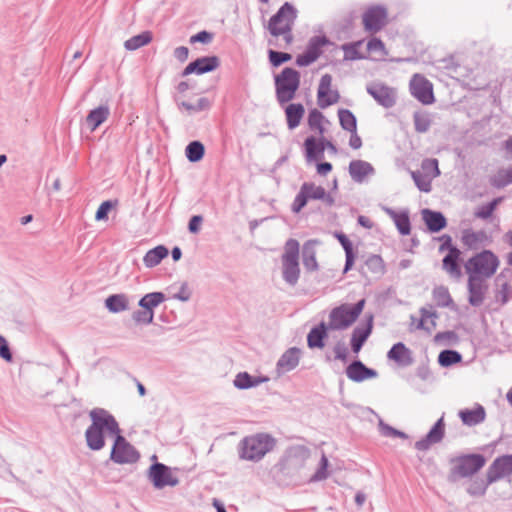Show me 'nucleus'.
<instances>
[{"instance_id": "obj_47", "label": "nucleus", "mask_w": 512, "mask_h": 512, "mask_svg": "<svg viewBox=\"0 0 512 512\" xmlns=\"http://www.w3.org/2000/svg\"><path fill=\"white\" fill-rule=\"evenodd\" d=\"M185 152L190 162H198L204 156V145L199 141H193L188 144Z\"/></svg>"}, {"instance_id": "obj_22", "label": "nucleus", "mask_w": 512, "mask_h": 512, "mask_svg": "<svg viewBox=\"0 0 512 512\" xmlns=\"http://www.w3.org/2000/svg\"><path fill=\"white\" fill-rule=\"evenodd\" d=\"M375 173L373 166L364 160H353L349 164V174L353 181L362 183L366 177L372 176Z\"/></svg>"}, {"instance_id": "obj_5", "label": "nucleus", "mask_w": 512, "mask_h": 512, "mask_svg": "<svg viewBox=\"0 0 512 512\" xmlns=\"http://www.w3.org/2000/svg\"><path fill=\"white\" fill-rule=\"evenodd\" d=\"M365 307V300L361 299L355 305L342 304L333 308L329 314V330H346L360 316Z\"/></svg>"}, {"instance_id": "obj_39", "label": "nucleus", "mask_w": 512, "mask_h": 512, "mask_svg": "<svg viewBox=\"0 0 512 512\" xmlns=\"http://www.w3.org/2000/svg\"><path fill=\"white\" fill-rule=\"evenodd\" d=\"M152 41V34L149 31H145L141 34L131 37L124 42V47L129 51L139 49Z\"/></svg>"}, {"instance_id": "obj_31", "label": "nucleus", "mask_w": 512, "mask_h": 512, "mask_svg": "<svg viewBox=\"0 0 512 512\" xmlns=\"http://www.w3.org/2000/svg\"><path fill=\"white\" fill-rule=\"evenodd\" d=\"M110 115V109L107 105H101L89 112L86 117V124L91 131H95L104 123Z\"/></svg>"}, {"instance_id": "obj_43", "label": "nucleus", "mask_w": 512, "mask_h": 512, "mask_svg": "<svg viewBox=\"0 0 512 512\" xmlns=\"http://www.w3.org/2000/svg\"><path fill=\"white\" fill-rule=\"evenodd\" d=\"M436 318L437 315L435 312L422 308L421 309V319L418 323L419 329H424L428 332H431L436 327Z\"/></svg>"}, {"instance_id": "obj_50", "label": "nucleus", "mask_w": 512, "mask_h": 512, "mask_svg": "<svg viewBox=\"0 0 512 512\" xmlns=\"http://www.w3.org/2000/svg\"><path fill=\"white\" fill-rule=\"evenodd\" d=\"M328 459L324 453L321 455V459L319 462V466L316 470V472L311 476L310 481L311 482H318L325 480L329 476L328 472Z\"/></svg>"}, {"instance_id": "obj_52", "label": "nucleus", "mask_w": 512, "mask_h": 512, "mask_svg": "<svg viewBox=\"0 0 512 512\" xmlns=\"http://www.w3.org/2000/svg\"><path fill=\"white\" fill-rule=\"evenodd\" d=\"M132 320L136 324L149 325L153 323L154 311H149L143 308L141 310H136L132 313Z\"/></svg>"}, {"instance_id": "obj_48", "label": "nucleus", "mask_w": 512, "mask_h": 512, "mask_svg": "<svg viewBox=\"0 0 512 512\" xmlns=\"http://www.w3.org/2000/svg\"><path fill=\"white\" fill-rule=\"evenodd\" d=\"M411 177L417 188L425 193H429L432 189V179L425 176L419 171H411Z\"/></svg>"}, {"instance_id": "obj_37", "label": "nucleus", "mask_w": 512, "mask_h": 512, "mask_svg": "<svg viewBox=\"0 0 512 512\" xmlns=\"http://www.w3.org/2000/svg\"><path fill=\"white\" fill-rule=\"evenodd\" d=\"M287 124L290 129L296 128L304 115V107L301 104H290L286 108Z\"/></svg>"}, {"instance_id": "obj_4", "label": "nucleus", "mask_w": 512, "mask_h": 512, "mask_svg": "<svg viewBox=\"0 0 512 512\" xmlns=\"http://www.w3.org/2000/svg\"><path fill=\"white\" fill-rule=\"evenodd\" d=\"M297 17V10L289 2H285L278 12L271 17L268 30L273 36H283L287 43L292 41V26Z\"/></svg>"}, {"instance_id": "obj_3", "label": "nucleus", "mask_w": 512, "mask_h": 512, "mask_svg": "<svg viewBox=\"0 0 512 512\" xmlns=\"http://www.w3.org/2000/svg\"><path fill=\"white\" fill-rule=\"evenodd\" d=\"M276 440L267 433H256L244 437L238 445V455L242 460L258 462L273 450Z\"/></svg>"}, {"instance_id": "obj_45", "label": "nucleus", "mask_w": 512, "mask_h": 512, "mask_svg": "<svg viewBox=\"0 0 512 512\" xmlns=\"http://www.w3.org/2000/svg\"><path fill=\"white\" fill-rule=\"evenodd\" d=\"M339 121L341 127L349 132H354L357 128L356 118L353 113L347 109H340L338 111Z\"/></svg>"}, {"instance_id": "obj_27", "label": "nucleus", "mask_w": 512, "mask_h": 512, "mask_svg": "<svg viewBox=\"0 0 512 512\" xmlns=\"http://www.w3.org/2000/svg\"><path fill=\"white\" fill-rule=\"evenodd\" d=\"M421 213L425 224L431 232H439L446 227V218L441 212L423 209Z\"/></svg>"}, {"instance_id": "obj_24", "label": "nucleus", "mask_w": 512, "mask_h": 512, "mask_svg": "<svg viewBox=\"0 0 512 512\" xmlns=\"http://www.w3.org/2000/svg\"><path fill=\"white\" fill-rule=\"evenodd\" d=\"M303 192H305L308 200H321L326 205L331 206L334 204V198L330 193H327L322 186H318L311 182H305L301 186Z\"/></svg>"}, {"instance_id": "obj_62", "label": "nucleus", "mask_w": 512, "mask_h": 512, "mask_svg": "<svg viewBox=\"0 0 512 512\" xmlns=\"http://www.w3.org/2000/svg\"><path fill=\"white\" fill-rule=\"evenodd\" d=\"M111 208H112L111 201H104V202H102L101 205L99 206V208L96 211L95 219L97 221L106 220L107 219V215H108L109 211L111 210Z\"/></svg>"}, {"instance_id": "obj_56", "label": "nucleus", "mask_w": 512, "mask_h": 512, "mask_svg": "<svg viewBox=\"0 0 512 512\" xmlns=\"http://www.w3.org/2000/svg\"><path fill=\"white\" fill-rule=\"evenodd\" d=\"M362 44L361 41H358L354 44H345L342 46L344 51V59L345 60H356L362 58L358 51V47Z\"/></svg>"}, {"instance_id": "obj_58", "label": "nucleus", "mask_w": 512, "mask_h": 512, "mask_svg": "<svg viewBox=\"0 0 512 512\" xmlns=\"http://www.w3.org/2000/svg\"><path fill=\"white\" fill-rule=\"evenodd\" d=\"M500 285L499 290L496 294L497 301L501 302V304H505L508 302L509 298L512 295V287L508 282H503Z\"/></svg>"}, {"instance_id": "obj_60", "label": "nucleus", "mask_w": 512, "mask_h": 512, "mask_svg": "<svg viewBox=\"0 0 512 512\" xmlns=\"http://www.w3.org/2000/svg\"><path fill=\"white\" fill-rule=\"evenodd\" d=\"M379 429L381 434L387 437L407 438V435L404 432L394 429L393 427L383 423V421L379 422Z\"/></svg>"}, {"instance_id": "obj_23", "label": "nucleus", "mask_w": 512, "mask_h": 512, "mask_svg": "<svg viewBox=\"0 0 512 512\" xmlns=\"http://www.w3.org/2000/svg\"><path fill=\"white\" fill-rule=\"evenodd\" d=\"M347 377L354 382H362L366 379L374 378L377 372L367 368L361 361H354L346 369Z\"/></svg>"}, {"instance_id": "obj_16", "label": "nucleus", "mask_w": 512, "mask_h": 512, "mask_svg": "<svg viewBox=\"0 0 512 512\" xmlns=\"http://www.w3.org/2000/svg\"><path fill=\"white\" fill-rule=\"evenodd\" d=\"M510 474H512V455L498 457L487 471L488 483L496 482Z\"/></svg>"}, {"instance_id": "obj_8", "label": "nucleus", "mask_w": 512, "mask_h": 512, "mask_svg": "<svg viewBox=\"0 0 512 512\" xmlns=\"http://www.w3.org/2000/svg\"><path fill=\"white\" fill-rule=\"evenodd\" d=\"M300 84V74L292 68H285L275 77L276 94L280 103L292 100Z\"/></svg>"}, {"instance_id": "obj_13", "label": "nucleus", "mask_w": 512, "mask_h": 512, "mask_svg": "<svg viewBox=\"0 0 512 512\" xmlns=\"http://www.w3.org/2000/svg\"><path fill=\"white\" fill-rule=\"evenodd\" d=\"M332 86V77L329 74H325L321 77L317 98L318 105L320 108L325 109L339 101L340 95L337 90H333Z\"/></svg>"}, {"instance_id": "obj_14", "label": "nucleus", "mask_w": 512, "mask_h": 512, "mask_svg": "<svg viewBox=\"0 0 512 512\" xmlns=\"http://www.w3.org/2000/svg\"><path fill=\"white\" fill-rule=\"evenodd\" d=\"M450 237L440 246V251L448 249L447 255L443 259V269L453 278L459 279L462 275L458 260L461 252L458 248L450 245Z\"/></svg>"}, {"instance_id": "obj_33", "label": "nucleus", "mask_w": 512, "mask_h": 512, "mask_svg": "<svg viewBox=\"0 0 512 512\" xmlns=\"http://www.w3.org/2000/svg\"><path fill=\"white\" fill-rule=\"evenodd\" d=\"M328 324L321 322L318 326L312 328L307 336V343L310 348L324 347V338L327 336Z\"/></svg>"}, {"instance_id": "obj_12", "label": "nucleus", "mask_w": 512, "mask_h": 512, "mask_svg": "<svg viewBox=\"0 0 512 512\" xmlns=\"http://www.w3.org/2000/svg\"><path fill=\"white\" fill-rule=\"evenodd\" d=\"M485 464V458L479 454H471L455 461L453 472L461 477H468L479 471Z\"/></svg>"}, {"instance_id": "obj_18", "label": "nucleus", "mask_w": 512, "mask_h": 512, "mask_svg": "<svg viewBox=\"0 0 512 512\" xmlns=\"http://www.w3.org/2000/svg\"><path fill=\"white\" fill-rule=\"evenodd\" d=\"M387 12L385 8L375 6L369 8L363 15L365 30L377 32L386 24Z\"/></svg>"}, {"instance_id": "obj_53", "label": "nucleus", "mask_w": 512, "mask_h": 512, "mask_svg": "<svg viewBox=\"0 0 512 512\" xmlns=\"http://www.w3.org/2000/svg\"><path fill=\"white\" fill-rule=\"evenodd\" d=\"M413 118L415 129L417 132L424 133L428 131L431 125V120L426 113L416 112Z\"/></svg>"}, {"instance_id": "obj_64", "label": "nucleus", "mask_w": 512, "mask_h": 512, "mask_svg": "<svg viewBox=\"0 0 512 512\" xmlns=\"http://www.w3.org/2000/svg\"><path fill=\"white\" fill-rule=\"evenodd\" d=\"M0 357L5 361H12V353L9 349L7 340L0 334Z\"/></svg>"}, {"instance_id": "obj_54", "label": "nucleus", "mask_w": 512, "mask_h": 512, "mask_svg": "<svg viewBox=\"0 0 512 512\" xmlns=\"http://www.w3.org/2000/svg\"><path fill=\"white\" fill-rule=\"evenodd\" d=\"M181 106L189 112H200L208 110L211 106V103L208 98L202 97L199 98L195 104L182 102Z\"/></svg>"}, {"instance_id": "obj_7", "label": "nucleus", "mask_w": 512, "mask_h": 512, "mask_svg": "<svg viewBox=\"0 0 512 512\" xmlns=\"http://www.w3.org/2000/svg\"><path fill=\"white\" fill-rule=\"evenodd\" d=\"M146 476L156 490L176 487L180 483L178 468H172L159 462L153 463L148 468Z\"/></svg>"}, {"instance_id": "obj_1", "label": "nucleus", "mask_w": 512, "mask_h": 512, "mask_svg": "<svg viewBox=\"0 0 512 512\" xmlns=\"http://www.w3.org/2000/svg\"><path fill=\"white\" fill-rule=\"evenodd\" d=\"M500 260L490 250H483L467 260L464 269L468 275V301L472 306H480L488 291L487 280L497 271Z\"/></svg>"}, {"instance_id": "obj_19", "label": "nucleus", "mask_w": 512, "mask_h": 512, "mask_svg": "<svg viewBox=\"0 0 512 512\" xmlns=\"http://www.w3.org/2000/svg\"><path fill=\"white\" fill-rule=\"evenodd\" d=\"M373 316L369 315L365 325H358L354 328L351 337V347L354 353H358L365 341L368 339L372 332Z\"/></svg>"}, {"instance_id": "obj_35", "label": "nucleus", "mask_w": 512, "mask_h": 512, "mask_svg": "<svg viewBox=\"0 0 512 512\" xmlns=\"http://www.w3.org/2000/svg\"><path fill=\"white\" fill-rule=\"evenodd\" d=\"M168 256V249L163 246L159 245L151 250H149L144 258L143 262L146 267L152 268L157 266L164 258Z\"/></svg>"}, {"instance_id": "obj_55", "label": "nucleus", "mask_w": 512, "mask_h": 512, "mask_svg": "<svg viewBox=\"0 0 512 512\" xmlns=\"http://www.w3.org/2000/svg\"><path fill=\"white\" fill-rule=\"evenodd\" d=\"M323 119H324V116L322 115V113L319 112L318 110L314 109V110L310 111V113H309L308 124L312 129H317L320 134H323V132H324V129L322 127Z\"/></svg>"}, {"instance_id": "obj_40", "label": "nucleus", "mask_w": 512, "mask_h": 512, "mask_svg": "<svg viewBox=\"0 0 512 512\" xmlns=\"http://www.w3.org/2000/svg\"><path fill=\"white\" fill-rule=\"evenodd\" d=\"M490 183L496 188H502L511 184L512 166L498 170L497 173L490 178Z\"/></svg>"}, {"instance_id": "obj_9", "label": "nucleus", "mask_w": 512, "mask_h": 512, "mask_svg": "<svg viewBox=\"0 0 512 512\" xmlns=\"http://www.w3.org/2000/svg\"><path fill=\"white\" fill-rule=\"evenodd\" d=\"M138 451L119 433L114 438L111 460L118 464H131L139 459Z\"/></svg>"}, {"instance_id": "obj_28", "label": "nucleus", "mask_w": 512, "mask_h": 512, "mask_svg": "<svg viewBox=\"0 0 512 512\" xmlns=\"http://www.w3.org/2000/svg\"><path fill=\"white\" fill-rule=\"evenodd\" d=\"M105 307L111 313H121L130 309V297L124 293L113 294L106 298Z\"/></svg>"}, {"instance_id": "obj_10", "label": "nucleus", "mask_w": 512, "mask_h": 512, "mask_svg": "<svg viewBox=\"0 0 512 512\" xmlns=\"http://www.w3.org/2000/svg\"><path fill=\"white\" fill-rule=\"evenodd\" d=\"M409 89L414 98L424 105L434 103L432 83L421 74H414L409 83Z\"/></svg>"}, {"instance_id": "obj_57", "label": "nucleus", "mask_w": 512, "mask_h": 512, "mask_svg": "<svg viewBox=\"0 0 512 512\" xmlns=\"http://www.w3.org/2000/svg\"><path fill=\"white\" fill-rule=\"evenodd\" d=\"M192 296V291L189 285L184 282L180 285L179 289L172 294L171 298L179 300L181 302H187Z\"/></svg>"}, {"instance_id": "obj_59", "label": "nucleus", "mask_w": 512, "mask_h": 512, "mask_svg": "<svg viewBox=\"0 0 512 512\" xmlns=\"http://www.w3.org/2000/svg\"><path fill=\"white\" fill-rule=\"evenodd\" d=\"M291 59V55L284 52H277L274 50L269 51V60L273 66H279L282 63L289 61Z\"/></svg>"}, {"instance_id": "obj_25", "label": "nucleus", "mask_w": 512, "mask_h": 512, "mask_svg": "<svg viewBox=\"0 0 512 512\" xmlns=\"http://www.w3.org/2000/svg\"><path fill=\"white\" fill-rule=\"evenodd\" d=\"M268 381L269 378L266 376H252L248 372H239L233 380V385L239 390H246Z\"/></svg>"}, {"instance_id": "obj_34", "label": "nucleus", "mask_w": 512, "mask_h": 512, "mask_svg": "<svg viewBox=\"0 0 512 512\" xmlns=\"http://www.w3.org/2000/svg\"><path fill=\"white\" fill-rule=\"evenodd\" d=\"M306 157L309 161L318 160L323 157L325 151L324 139L317 141L314 137H308L304 142Z\"/></svg>"}, {"instance_id": "obj_49", "label": "nucleus", "mask_w": 512, "mask_h": 512, "mask_svg": "<svg viewBox=\"0 0 512 512\" xmlns=\"http://www.w3.org/2000/svg\"><path fill=\"white\" fill-rule=\"evenodd\" d=\"M433 299L440 307H447L452 302L449 291L444 286H438L433 290Z\"/></svg>"}, {"instance_id": "obj_36", "label": "nucleus", "mask_w": 512, "mask_h": 512, "mask_svg": "<svg viewBox=\"0 0 512 512\" xmlns=\"http://www.w3.org/2000/svg\"><path fill=\"white\" fill-rule=\"evenodd\" d=\"M166 300V296L162 292H151L145 294L138 302V305L146 310L154 311L156 307Z\"/></svg>"}, {"instance_id": "obj_38", "label": "nucleus", "mask_w": 512, "mask_h": 512, "mask_svg": "<svg viewBox=\"0 0 512 512\" xmlns=\"http://www.w3.org/2000/svg\"><path fill=\"white\" fill-rule=\"evenodd\" d=\"M365 268L375 278H380L385 273L384 261L379 255H370L365 261Z\"/></svg>"}, {"instance_id": "obj_17", "label": "nucleus", "mask_w": 512, "mask_h": 512, "mask_svg": "<svg viewBox=\"0 0 512 512\" xmlns=\"http://www.w3.org/2000/svg\"><path fill=\"white\" fill-rule=\"evenodd\" d=\"M220 65V61L216 56H206L196 59L189 63L182 71V76H188L190 74H204L217 69Z\"/></svg>"}, {"instance_id": "obj_26", "label": "nucleus", "mask_w": 512, "mask_h": 512, "mask_svg": "<svg viewBox=\"0 0 512 512\" xmlns=\"http://www.w3.org/2000/svg\"><path fill=\"white\" fill-rule=\"evenodd\" d=\"M459 417L463 424L467 426H475L485 420L486 412L482 405L476 404L472 409L460 410Z\"/></svg>"}, {"instance_id": "obj_32", "label": "nucleus", "mask_w": 512, "mask_h": 512, "mask_svg": "<svg viewBox=\"0 0 512 512\" xmlns=\"http://www.w3.org/2000/svg\"><path fill=\"white\" fill-rule=\"evenodd\" d=\"M462 243L469 249H478L487 241V234L484 231H473L465 229L462 232Z\"/></svg>"}, {"instance_id": "obj_11", "label": "nucleus", "mask_w": 512, "mask_h": 512, "mask_svg": "<svg viewBox=\"0 0 512 512\" xmlns=\"http://www.w3.org/2000/svg\"><path fill=\"white\" fill-rule=\"evenodd\" d=\"M373 99L385 108H391L396 104L397 91L382 82H372L366 87Z\"/></svg>"}, {"instance_id": "obj_20", "label": "nucleus", "mask_w": 512, "mask_h": 512, "mask_svg": "<svg viewBox=\"0 0 512 512\" xmlns=\"http://www.w3.org/2000/svg\"><path fill=\"white\" fill-rule=\"evenodd\" d=\"M387 357L401 367L410 366L413 362L412 351L402 342H398L388 351Z\"/></svg>"}, {"instance_id": "obj_29", "label": "nucleus", "mask_w": 512, "mask_h": 512, "mask_svg": "<svg viewBox=\"0 0 512 512\" xmlns=\"http://www.w3.org/2000/svg\"><path fill=\"white\" fill-rule=\"evenodd\" d=\"M382 210L394 221L401 235H409L411 231L409 215L407 212L398 213L393 209L382 206Z\"/></svg>"}, {"instance_id": "obj_2", "label": "nucleus", "mask_w": 512, "mask_h": 512, "mask_svg": "<svg viewBox=\"0 0 512 512\" xmlns=\"http://www.w3.org/2000/svg\"><path fill=\"white\" fill-rule=\"evenodd\" d=\"M91 425L85 432L87 446L91 450L98 451L105 446L106 438H115L121 433L115 417L107 410L94 408L90 411Z\"/></svg>"}, {"instance_id": "obj_63", "label": "nucleus", "mask_w": 512, "mask_h": 512, "mask_svg": "<svg viewBox=\"0 0 512 512\" xmlns=\"http://www.w3.org/2000/svg\"><path fill=\"white\" fill-rule=\"evenodd\" d=\"M212 34L207 31H201L193 36L190 37V43H203L208 44L212 41Z\"/></svg>"}, {"instance_id": "obj_6", "label": "nucleus", "mask_w": 512, "mask_h": 512, "mask_svg": "<svg viewBox=\"0 0 512 512\" xmlns=\"http://www.w3.org/2000/svg\"><path fill=\"white\" fill-rule=\"evenodd\" d=\"M282 275L289 285L294 286L298 282L300 276L299 242L295 239H289L285 243L282 255Z\"/></svg>"}, {"instance_id": "obj_46", "label": "nucleus", "mask_w": 512, "mask_h": 512, "mask_svg": "<svg viewBox=\"0 0 512 512\" xmlns=\"http://www.w3.org/2000/svg\"><path fill=\"white\" fill-rule=\"evenodd\" d=\"M419 172L432 180L438 177L440 175L438 160L434 158L424 159L421 163V170H419Z\"/></svg>"}, {"instance_id": "obj_42", "label": "nucleus", "mask_w": 512, "mask_h": 512, "mask_svg": "<svg viewBox=\"0 0 512 512\" xmlns=\"http://www.w3.org/2000/svg\"><path fill=\"white\" fill-rule=\"evenodd\" d=\"M328 43L329 40L325 36H314L309 40L306 51L315 59H318L322 53V47Z\"/></svg>"}, {"instance_id": "obj_21", "label": "nucleus", "mask_w": 512, "mask_h": 512, "mask_svg": "<svg viewBox=\"0 0 512 512\" xmlns=\"http://www.w3.org/2000/svg\"><path fill=\"white\" fill-rule=\"evenodd\" d=\"M443 436L444 423L443 418H440L432 427V429L428 432L426 437L415 443V447L416 449L421 451L427 450L430 447V445L440 442Z\"/></svg>"}, {"instance_id": "obj_15", "label": "nucleus", "mask_w": 512, "mask_h": 512, "mask_svg": "<svg viewBox=\"0 0 512 512\" xmlns=\"http://www.w3.org/2000/svg\"><path fill=\"white\" fill-rule=\"evenodd\" d=\"M301 350L296 347L286 350L276 363V377L280 378L284 374L294 370L300 362Z\"/></svg>"}, {"instance_id": "obj_51", "label": "nucleus", "mask_w": 512, "mask_h": 512, "mask_svg": "<svg viewBox=\"0 0 512 512\" xmlns=\"http://www.w3.org/2000/svg\"><path fill=\"white\" fill-rule=\"evenodd\" d=\"M489 484L488 479L485 481L484 479L477 478L469 484L467 492L474 497L482 496L485 494Z\"/></svg>"}, {"instance_id": "obj_41", "label": "nucleus", "mask_w": 512, "mask_h": 512, "mask_svg": "<svg viewBox=\"0 0 512 512\" xmlns=\"http://www.w3.org/2000/svg\"><path fill=\"white\" fill-rule=\"evenodd\" d=\"M337 238L345 251L346 262L344 267V273H346L351 269L354 263L353 246L351 241L344 234L337 235Z\"/></svg>"}, {"instance_id": "obj_44", "label": "nucleus", "mask_w": 512, "mask_h": 512, "mask_svg": "<svg viewBox=\"0 0 512 512\" xmlns=\"http://www.w3.org/2000/svg\"><path fill=\"white\" fill-rule=\"evenodd\" d=\"M462 356L455 350H443L438 356V363L442 367H449L461 362Z\"/></svg>"}, {"instance_id": "obj_61", "label": "nucleus", "mask_w": 512, "mask_h": 512, "mask_svg": "<svg viewBox=\"0 0 512 512\" xmlns=\"http://www.w3.org/2000/svg\"><path fill=\"white\" fill-rule=\"evenodd\" d=\"M308 198L303 192L302 188H300L299 193L296 195L294 202L292 204V211L294 213H299L301 209L307 204Z\"/></svg>"}, {"instance_id": "obj_30", "label": "nucleus", "mask_w": 512, "mask_h": 512, "mask_svg": "<svg viewBox=\"0 0 512 512\" xmlns=\"http://www.w3.org/2000/svg\"><path fill=\"white\" fill-rule=\"evenodd\" d=\"M318 244L319 241L317 240H309L303 245V265L308 271L318 270V263L316 260V246Z\"/></svg>"}]
</instances>
